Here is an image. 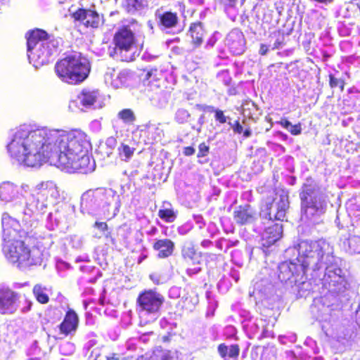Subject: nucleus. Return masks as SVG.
Listing matches in <instances>:
<instances>
[{
    "label": "nucleus",
    "instance_id": "obj_1",
    "mask_svg": "<svg viewBox=\"0 0 360 360\" xmlns=\"http://www.w3.org/2000/svg\"><path fill=\"white\" fill-rule=\"evenodd\" d=\"M90 143L81 130L66 132L46 128L19 129L7 146L11 158L30 167L50 161L63 169L86 173L91 169L86 154Z\"/></svg>",
    "mask_w": 360,
    "mask_h": 360
},
{
    "label": "nucleus",
    "instance_id": "obj_2",
    "mask_svg": "<svg viewBox=\"0 0 360 360\" xmlns=\"http://www.w3.org/2000/svg\"><path fill=\"white\" fill-rule=\"evenodd\" d=\"M1 222L4 241L3 250L6 259L19 268L37 264V261L25 243L27 233L18 229V223L8 214H3Z\"/></svg>",
    "mask_w": 360,
    "mask_h": 360
},
{
    "label": "nucleus",
    "instance_id": "obj_3",
    "mask_svg": "<svg viewBox=\"0 0 360 360\" xmlns=\"http://www.w3.org/2000/svg\"><path fill=\"white\" fill-rule=\"evenodd\" d=\"M54 68L61 81L70 84H78L88 77L91 63L81 53H75L68 55L57 61Z\"/></svg>",
    "mask_w": 360,
    "mask_h": 360
},
{
    "label": "nucleus",
    "instance_id": "obj_4",
    "mask_svg": "<svg viewBox=\"0 0 360 360\" xmlns=\"http://www.w3.org/2000/svg\"><path fill=\"white\" fill-rule=\"evenodd\" d=\"M113 51L110 56L123 62H132L139 56L134 32L129 25L120 27L112 37Z\"/></svg>",
    "mask_w": 360,
    "mask_h": 360
},
{
    "label": "nucleus",
    "instance_id": "obj_5",
    "mask_svg": "<svg viewBox=\"0 0 360 360\" xmlns=\"http://www.w3.org/2000/svg\"><path fill=\"white\" fill-rule=\"evenodd\" d=\"M309 267V262L303 257H297L293 261L283 263L280 266L279 277L284 281L302 282Z\"/></svg>",
    "mask_w": 360,
    "mask_h": 360
},
{
    "label": "nucleus",
    "instance_id": "obj_6",
    "mask_svg": "<svg viewBox=\"0 0 360 360\" xmlns=\"http://www.w3.org/2000/svg\"><path fill=\"white\" fill-rule=\"evenodd\" d=\"M165 301L164 297L154 290H144L136 298V307L139 311L148 314L158 313Z\"/></svg>",
    "mask_w": 360,
    "mask_h": 360
},
{
    "label": "nucleus",
    "instance_id": "obj_7",
    "mask_svg": "<svg viewBox=\"0 0 360 360\" xmlns=\"http://www.w3.org/2000/svg\"><path fill=\"white\" fill-rule=\"evenodd\" d=\"M27 51L31 52L37 46H41L46 51V54H51L52 47H58V41L52 34L45 30L35 28L28 31L25 34Z\"/></svg>",
    "mask_w": 360,
    "mask_h": 360
},
{
    "label": "nucleus",
    "instance_id": "obj_8",
    "mask_svg": "<svg viewBox=\"0 0 360 360\" xmlns=\"http://www.w3.org/2000/svg\"><path fill=\"white\" fill-rule=\"evenodd\" d=\"M74 22H78L86 28L98 29L101 25L99 13L91 8H78L70 14Z\"/></svg>",
    "mask_w": 360,
    "mask_h": 360
},
{
    "label": "nucleus",
    "instance_id": "obj_9",
    "mask_svg": "<svg viewBox=\"0 0 360 360\" xmlns=\"http://www.w3.org/2000/svg\"><path fill=\"white\" fill-rule=\"evenodd\" d=\"M19 294L8 287L0 288V314H13L16 311Z\"/></svg>",
    "mask_w": 360,
    "mask_h": 360
},
{
    "label": "nucleus",
    "instance_id": "obj_10",
    "mask_svg": "<svg viewBox=\"0 0 360 360\" xmlns=\"http://www.w3.org/2000/svg\"><path fill=\"white\" fill-rule=\"evenodd\" d=\"M79 316L72 309H68L63 320L58 326L60 334L67 337L76 332L79 326Z\"/></svg>",
    "mask_w": 360,
    "mask_h": 360
},
{
    "label": "nucleus",
    "instance_id": "obj_11",
    "mask_svg": "<svg viewBox=\"0 0 360 360\" xmlns=\"http://www.w3.org/2000/svg\"><path fill=\"white\" fill-rule=\"evenodd\" d=\"M233 217L236 223L240 226L251 224L256 219L255 212L249 204L240 205L236 207Z\"/></svg>",
    "mask_w": 360,
    "mask_h": 360
},
{
    "label": "nucleus",
    "instance_id": "obj_12",
    "mask_svg": "<svg viewBox=\"0 0 360 360\" xmlns=\"http://www.w3.org/2000/svg\"><path fill=\"white\" fill-rule=\"evenodd\" d=\"M283 234V226L278 223H274L268 226L262 237V245L264 248H269L279 240Z\"/></svg>",
    "mask_w": 360,
    "mask_h": 360
},
{
    "label": "nucleus",
    "instance_id": "obj_13",
    "mask_svg": "<svg viewBox=\"0 0 360 360\" xmlns=\"http://www.w3.org/2000/svg\"><path fill=\"white\" fill-rule=\"evenodd\" d=\"M174 248V243L169 238L156 240L153 245V248L158 252V257L160 259H165L172 256Z\"/></svg>",
    "mask_w": 360,
    "mask_h": 360
},
{
    "label": "nucleus",
    "instance_id": "obj_14",
    "mask_svg": "<svg viewBox=\"0 0 360 360\" xmlns=\"http://www.w3.org/2000/svg\"><path fill=\"white\" fill-rule=\"evenodd\" d=\"M276 212L274 219L283 221L285 219L286 212L290 207L289 196L288 193H282L279 198L275 202Z\"/></svg>",
    "mask_w": 360,
    "mask_h": 360
},
{
    "label": "nucleus",
    "instance_id": "obj_15",
    "mask_svg": "<svg viewBox=\"0 0 360 360\" xmlns=\"http://www.w3.org/2000/svg\"><path fill=\"white\" fill-rule=\"evenodd\" d=\"M192 44L195 47L200 46L203 42V37L205 34V30L201 22H195L191 24L188 30Z\"/></svg>",
    "mask_w": 360,
    "mask_h": 360
},
{
    "label": "nucleus",
    "instance_id": "obj_16",
    "mask_svg": "<svg viewBox=\"0 0 360 360\" xmlns=\"http://www.w3.org/2000/svg\"><path fill=\"white\" fill-rule=\"evenodd\" d=\"M219 356L224 360H237L240 354V347L237 344L231 345L228 347L224 343L217 347Z\"/></svg>",
    "mask_w": 360,
    "mask_h": 360
},
{
    "label": "nucleus",
    "instance_id": "obj_17",
    "mask_svg": "<svg viewBox=\"0 0 360 360\" xmlns=\"http://www.w3.org/2000/svg\"><path fill=\"white\" fill-rule=\"evenodd\" d=\"M179 18L176 12L165 11L158 16V25L164 28H172L178 24Z\"/></svg>",
    "mask_w": 360,
    "mask_h": 360
},
{
    "label": "nucleus",
    "instance_id": "obj_18",
    "mask_svg": "<svg viewBox=\"0 0 360 360\" xmlns=\"http://www.w3.org/2000/svg\"><path fill=\"white\" fill-rule=\"evenodd\" d=\"M78 99L82 105L84 107L91 106L97 101V91L94 90L83 89L78 95Z\"/></svg>",
    "mask_w": 360,
    "mask_h": 360
},
{
    "label": "nucleus",
    "instance_id": "obj_19",
    "mask_svg": "<svg viewBox=\"0 0 360 360\" xmlns=\"http://www.w3.org/2000/svg\"><path fill=\"white\" fill-rule=\"evenodd\" d=\"M131 77L132 72L130 70H123L117 74L116 79H113L112 84L115 88H120L128 84Z\"/></svg>",
    "mask_w": 360,
    "mask_h": 360
},
{
    "label": "nucleus",
    "instance_id": "obj_20",
    "mask_svg": "<svg viewBox=\"0 0 360 360\" xmlns=\"http://www.w3.org/2000/svg\"><path fill=\"white\" fill-rule=\"evenodd\" d=\"M186 268V272L188 275H194L200 272L202 269L201 259H191V261H183Z\"/></svg>",
    "mask_w": 360,
    "mask_h": 360
},
{
    "label": "nucleus",
    "instance_id": "obj_21",
    "mask_svg": "<svg viewBox=\"0 0 360 360\" xmlns=\"http://www.w3.org/2000/svg\"><path fill=\"white\" fill-rule=\"evenodd\" d=\"M181 257L183 261H191V259H201V255L196 252L193 245H190L182 248Z\"/></svg>",
    "mask_w": 360,
    "mask_h": 360
},
{
    "label": "nucleus",
    "instance_id": "obj_22",
    "mask_svg": "<svg viewBox=\"0 0 360 360\" xmlns=\"http://www.w3.org/2000/svg\"><path fill=\"white\" fill-rule=\"evenodd\" d=\"M117 117L127 124H133L136 117L134 111L130 108H124L120 110Z\"/></svg>",
    "mask_w": 360,
    "mask_h": 360
},
{
    "label": "nucleus",
    "instance_id": "obj_23",
    "mask_svg": "<svg viewBox=\"0 0 360 360\" xmlns=\"http://www.w3.org/2000/svg\"><path fill=\"white\" fill-rule=\"evenodd\" d=\"M302 208L307 212L309 209H312L314 211H318L321 208V205L319 202L316 196H311L307 198L306 200L301 202Z\"/></svg>",
    "mask_w": 360,
    "mask_h": 360
},
{
    "label": "nucleus",
    "instance_id": "obj_24",
    "mask_svg": "<svg viewBox=\"0 0 360 360\" xmlns=\"http://www.w3.org/2000/svg\"><path fill=\"white\" fill-rule=\"evenodd\" d=\"M14 187L9 183H3L0 185V198L8 200L13 195Z\"/></svg>",
    "mask_w": 360,
    "mask_h": 360
},
{
    "label": "nucleus",
    "instance_id": "obj_25",
    "mask_svg": "<svg viewBox=\"0 0 360 360\" xmlns=\"http://www.w3.org/2000/svg\"><path fill=\"white\" fill-rule=\"evenodd\" d=\"M202 110H207L210 112L214 113V119L217 122H218L219 124H225L227 122V117L225 115L224 111L220 109H215L214 107L211 105H207L204 106L202 108Z\"/></svg>",
    "mask_w": 360,
    "mask_h": 360
},
{
    "label": "nucleus",
    "instance_id": "obj_26",
    "mask_svg": "<svg viewBox=\"0 0 360 360\" xmlns=\"http://www.w3.org/2000/svg\"><path fill=\"white\" fill-rule=\"evenodd\" d=\"M33 294L41 304H46L49 301V295L44 292V289L40 285H35L33 288Z\"/></svg>",
    "mask_w": 360,
    "mask_h": 360
},
{
    "label": "nucleus",
    "instance_id": "obj_27",
    "mask_svg": "<svg viewBox=\"0 0 360 360\" xmlns=\"http://www.w3.org/2000/svg\"><path fill=\"white\" fill-rule=\"evenodd\" d=\"M158 217L167 223L174 221L176 215L172 209H160L158 213Z\"/></svg>",
    "mask_w": 360,
    "mask_h": 360
},
{
    "label": "nucleus",
    "instance_id": "obj_28",
    "mask_svg": "<svg viewBox=\"0 0 360 360\" xmlns=\"http://www.w3.org/2000/svg\"><path fill=\"white\" fill-rule=\"evenodd\" d=\"M135 150V148H131L127 144L122 143L120 147L118 148V154L120 157H124L125 161H128L134 155Z\"/></svg>",
    "mask_w": 360,
    "mask_h": 360
},
{
    "label": "nucleus",
    "instance_id": "obj_29",
    "mask_svg": "<svg viewBox=\"0 0 360 360\" xmlns=\"http://www.w3.org/2000/svg\"><path fill=\"white\" fill-rule=\"evenodd\" d=\"M328 84L331 89L338 87L340 91L342 92L345 89V81L343 79H338L333 74L328 75Z\"/></svg>",
    "mask_w": 360,
    "mask_h": 360
},
{
    "label": "nucleus",
    "instance_id": "obj_30",
    "mask_svg": "<svg viewBox=\"0 0 360 360\" xmlns=\"http://www.w3.org/2000/svg\"><path fill=\"white\" fill-rule=\"evenodd\" d=\"M315 192L314 188L310 184H304L302 190L300 193L301 202L307 200L308 198L311 197L312 194Z\"/></svg>",
    "mask_w": 360,
    "mask_h": 360
},
{
    "label": "nucleus",
    "instance_id": "obj_31",
    "mask_svg": "<svg viewBox=\"0 0 360 360\" xmlns=\"http://www.w3.org/2000/svg\"><path fill=\"white\" fill-rule=\"evenodd\" d=\"M125 6L128 11L140 9L143 6V0H125Z\"/></svg>",
    "mask_w": 360,
    "mask_h": 360
},
{
    "label": "nucleus",
    "instance_id": "obj_32",
    "mask_svg": "<svg viewBox=\"0 0 360 360\" xmlns=\"http://www.w3.org/2000/svg\"><path fill=\"white\" fill-rule=\"evenodd\" d=\"M190 115L188 110L184 109L178 110L175 115V120L179 123H184L188 120Z\"/></svg>",
    "mask_w": 360,
    "mask_h": 360
},
{
    "label": "nucleus",
    "instance_id": "obj_33",
    "mask_svg": "<svg viewBox=\"0 0 360 360\" xmlns=\"http://www.w3.org/2000/svg\"><path fill=\"white\" fill-rule=\"evenodd\" d=\"M210 153V146L205 142H202L198 146V152L197 154L198 158H203L207 156Z\"/></svg>",
    "mask_w": 360,
    "mask_h": 360
},
{
    "label": "nucleus",
    "instance_id": "obj_34",
    "mask_svg": "<svg viewBox=\"0 0 360 360\" xmlns=\"http://www.w3.org/2000/svg\"><path fill=\"white\" fill-rule=\"evenodd\" d=\"M290 129H289L290 133L292 135L297 136L302 133V124L301 123H297L294 125L290 126Z\"/></svg>",
    "mask_w": 360,
    "mask_h": 360
},
{
    "label": "nucleus",
    "instance_id": "obj_35",
    "mask_svg": "<svg viewBox=\"0 0 360 360\" xmlns=\"http://www.w3.org/2000/svg\"><path fill=\"white\" fill-rule=\"evenodd\" d=\"M32 305V301L30 299L25 297L24 303H23L22 307H21L20 311L22 313H27L31 310Z\"/></svg>",
    "mask_w": 360,
    "mask_h": 360
},
{
    "label": "nucleus",
    "instance_id": "obj_36",
    "mask_svg": "<svg viewBox=\"0 0 360 360\" xmlns=\"http://www.w3.org/2000/svg\"><path fill=\"white\" fill-rule=\"evenodd\" d=\"M231 127L235 134H240L243 132V126L240 124L238 120H236Z\"/></svg>",
    "mask_w": 360,
    "mask_h": 360
},
{
    "label": "nucleus",
    "instance_id": "obj_37",
    "mask_svg": "<svg viewBox=\"0 0 360 360\" xmlns=\"http://www.w3.org/2000/svg\"><path fill=\"white\" fill-rule=\"evenodd\" d=\"M94 226L102 232H105L108 230V225L106 222L103 221H96L94 224Z\"/></svg>",
    "mask_w": 360,
    "mask_h": 360
},
{
    "label": "nucleus",
    "instance_id": "obj_38",
    "mask_svg": "<svg viewBox=\"0 0 360 360\" xmlns=\"http://www.w3.org/2000/svg\"><path fill=\"white\" fill-rule=\"evenodd\" d=\"M229 46L230 49L236 54L240 53V52L243 51V44H239L240 47H237L233 41L231 42H229Z\"/></svg>",
    "mask_w": 360,
    "mask_h": 360
},
{
    "label": "nucleus",
    "instance_id": "obj_39",
    "mask_svg": "<svg viewBox=\"0 0 360 360\" xmlns=\"http://www.w3.org/2000/svg\"><path fill=\"white\" fill-rule=\"evenodd\" d=\"M143 72L145 73L144 75H141V80L143 83L146 82H149V79L151 77L152 75H153V70H143Z\"/></svg>",
    "mask_w": 360,
    "mask_h": 360
},
{
    "label": "nucleus",
    "instance_id": "obj_40",
    "mask_svg": "<svg viewBox=\"0 0 360 360\" xmlns=\"http://www.w3.org/2000/svg\"><path fill=\"white\" fill-rule=\"evenodd\" d=\"M161 360H179L178 357L172 355L171 351L165 352L161 358Z\"/></svg>",
    "mask_w": 360,
    "mask_h": 360
},
{
    "label": "nucleus",
    "instance_id": "obj_41",
    "mask_svg": "<svg viewBox=\"0 0 360 360\" xmlns=\"http://www.w3.org/2000/svg\"><path fill=\"white\" fill-rule=\"evenodd\" d=\"M183 153L186 156H191L195 153V148L193 146L184 147Z\"/></svg>",
    "mask_w": 360,
    "mask_h": 360
},
{
    "label": "nucleus",
    "instance_id": "obj_42",
    "mask_svg": "<svg viewBox=\"0 0 360 360\" xmlns=\"http://www.w3.org/2000/svg\"><path fill=\"white\" fill-rule=\"evenodd\" d=\"M268 51H269L268 46L264 44H261L259 46V53L261 56H265Z\"/></svg>",
    "mask_w": 360,
    "mask_h": 360
},
{
    "label": "nucleus",
    "instance_id": "obj_43",
    "mask_svg": "<svg viewBox=\"0 0 360 360\" xmlns=\"http://www.w3.org/2000/svg\"><path fill=\"white\" fill-rule=\"evenodd\" d=\"M278 123L287 129L291 126V123L286 118H282Z\"/></svg>",
    "mask_w": 360,
    "mask_h": 360
},
{
    "label": "nucleus",
    "instance_id": "obj_44",
    "mask_svg": "<svg viewBox=\"0 0 360 360\" xmlns=\"http://www.w3.org/2000/svg\"><path fill=\"white\" fill-rule=\"evenodd\" d=\"M221 4L233 6L235 5L237 0H219Z\"/></svg>",
    "mask_w": 360,
    "mask_h": 360
},
{
    "label": "nucleus",
    "instance_id": "obj_45",
    "mask_svg": "<svg viewBox=\"0 0 360 360\" xmlns=\"http://www.w3.org/2000/svg\"><path fill=\"white\" fill-rule=\"evenodd\" d=\"M283 44V37L282 38V39H277L274 44V46H273V49H279L282 45Z\"/></svg>",
    "mask_w": 360,
    "mask_h": 360
},
{
    "label": "nucleus",
    "instance_id": "obj_46",
    "mask_svg": "<svg viewBox=\"0 0 360 360\" xmlns=\"http://www.w3.org/2000/svg\"><path fill=\"white\" fill-rule=\"evenodd\" d=\"M272 205H273V202H269L266 205V210H267V214L269 216V219L270 220H272V217H271V208H272Z\"/></svg>",
    "mask_w": 360,
    "mask_h": 360
},
{
    "label": "nucleus",
    "instance_id": "obj_47",
    "mask_svg": "<svg viewBox=\"0 0 360 360\" xmlns=\"http://www.w3.org/2000/svg\"><path fill=\"white\" fill-rule=\"evenodd\" d=\"M212 244V241L210 240H203L201 242V245L204 248L209 247Z\"/></svg>",
    "mask_w": 360,
    "mask_h": 360
},
{
    "label": "nucleus",
    "instance_id": "obj_48",
    "mask_svg": "<svg viewBox=\"0 0 360 360\" xmlns=\"http://www.w3.org/2000/svg\"><path fill=\"white\" fill-rule=\"evenodd\" d=\"M243 136L245 137H249L251 136V131L250 129H246L244 131L243 130Z\"/></svg>",
    "mask_w": 360,
    "mask_h": 360
},
{
    "label": "nucleus",
    "instance_id": "obj_49",
    "mask_svg": "<svg viewBox=\"0 0 360 360\" xmlns=\"http://www.w3.org/2000/svg\"><path fill=\"white\" fill-rule=\"evenodd\" d=\"M356 321L359 326H360V309L357 311V317H356Z\"/></svg>",
    "mask_w": 360,
    "mask_h": 360
},
{
    "label": "nucleus",
    "instance_id": "obj_50",
    "mask_svg": "<svg viewBox=\"0 0 360 360\" xmlns=\"http://www.w3.org/2000/svg\"><path fill=\"white\" fill-rule=\"evenodd\" d=\"M146 360H158V357L155 356H150L148 359H146Z\"/></svg>",
    "mask_w": 360,
    "mask_h": 360
},
{
    "label": "nucleus",
    "instance_id": "obj_51",
    "mask_svg": "<svg viewBox=\"0 0 360 360\" xmlns=\"http://www.w3.org/2000/svg\"><path fill=\"white\" fill-rule=\"evenodd\" d=\"M313 248H316L315 251L318 250V248H319V245L316 244V243H313Z\"/></svg>",
    "mask_w": 360,
    "mask_h": 360
},
{
    "label": "nucleus",
    "instance_id": "obj_52",
    "mask_svg": "<svg viewBox=\"0 0 360 360\" xmlns=\"http://www.w3.org/2000/svg\"><path fill=\"white\" fill-rule=\"evenodd\" d=\"M356 6L359 8H360V0H356Z\"/></svg>",
    "mask_w": 360,
    "mask_h": 360
},
{
    "label": "nucleus",
    "instance_id": "obj_53",
    "mask_svg": "<svg viewBox=\"0 0 360 360\" xmlns=\"http://www.w3.org/2000/svg\"><path fill=\"white\" fill-rule=\"evenodd\" d=\"M108 235H110V233H108V234L105 236L108 237Z\"/></svg>",
    "mask_w": 360,
    "mask_h": 360
},
{
    "label": "nucleus",
    "instance_id": "obj_54",
    "mask_svg": "<svg viewBox=\"0 0 360 360\" xmlns=\"http://www.w3.org/2000/svg\"><path fill=\"white\" fill-rule=\"evenodd\" d=\"M108 235H110V233H108V234L105 236L108 237Z\"/></svg>",
    "mask_w": 360,
    "mask_h": 360
}]
</instances>
